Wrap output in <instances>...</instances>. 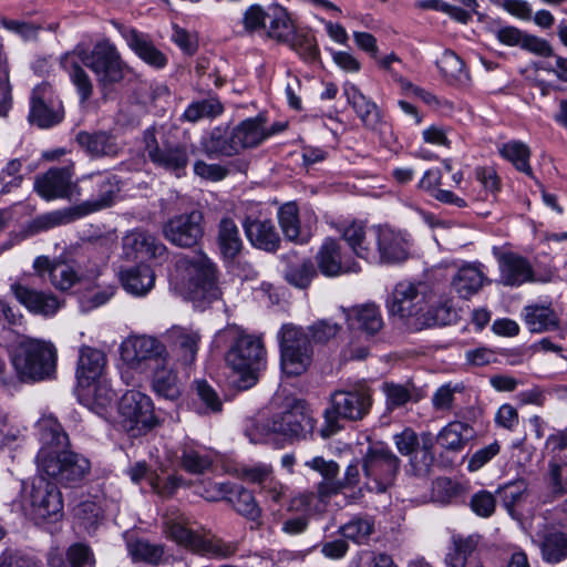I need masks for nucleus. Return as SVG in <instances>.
I'll list each match as a JSON object with an SVG mask.
<instances>
[{"label": "nucleus", "instance_id": "obj_52", "mask_svg": "<svg viewBox=\"0 0 567 567\" xmlns=\"http://www.w3.org/2000/svg\"><path fill=\"white\" fill-rule=\"evenodd\" d=\"M547 485L550 495L558 498L567 494V462L554 456L548 463Z\"/></svg>", "mask_w": 567, "mask_h": 567}, {"label": "nucleus", "instance_id": "obj_22", "mask_svg": "<svg viewBox=\"0 0 567 567\" xmlns=\"http://www.w3.org/2000/svg\"><path fill=\"white\" fill-rule=\"evenodd\" d=\"M164 338L177 362L186 367L195 362L202 340L198 330L173 326L166 330Z\"/></svg>", "mask_w": 567, "mask_h": 567}, {"label": "nucleus", "instance_id": "obj_57", "mask_svg": "<svg viewBox=\"0 0 567 567\" xmlns=\"http://www.w3.org/2000/svg\"><path fill=\"white\" fill-rule=\"evenodd\" d=\"M127 547L130 555L136 561H145L152 565H159L163 561L164 547L162 545L136 540L128 543Z\"/></svg>", "mask_w": 567, "mask_h": 567}, {"label": "nucleus", "instance_id": "obj_18", "mask_svg": "<svg viewBox=\"0 0 567 567\" xmlns=\"http://www.w3.org/2000/svg\"><path fill=\"white\" fill-rule=\"evenodd\" d=\"M410 238L405 233L379 226L371 262L395 265L409 258Z\"/></svg>", "mask_w": 567, "mask_h": 567}, {"label": "nucleus", "instance_id": "obj_7", "mask_svg": "<svg viewBox=\"0 0 567 567\" xmlns=\"http://www.w3.org/2000/svg\"><path fill=\"white\" fill-rule=\"evenodd\" d=\"M157 134L155 126L143 132L144 156L156 167L173 173L177 177L185 175L195 146L187 143H171L163 135L158 140Z\"/></svg>", "mask_w": 567, "mask_h": 567}, {"label": "nucleus", "instance_id": "obj_24", "mask_svg": "<svg viewBox=\"0 0 567 567\" xmlns=\"http://www.w3.org/2000/svg\"><path fill=\"white\" fill-rule=\"evenodd\" d=\"M16 299L31 313L50 317L61 307L59 299L51 292H44L17 282L11 286Z\"/></svg>", "mask_w": 567, "mask_h": 567}, {"label": "nucleus", "instance_id": "obj_31", "mask_svg": "<svg viewBox=\"0 0 567 567\" xmlns=\"http://www.w3.org/2000/svg\"><path fill=\"white\" fill-rule=\"evenodd\" d=\"M488 279L481 264H464L452 278L451 286L460 298L470 299L476 295Z\"/></svg>", "mask_w": 567, "mask_h": 567}, {"label": "nucleus", "instance_id": "obj_33", "mask_svg": "<svg viewBox=\"0 0 567 567\" xmlns=\"http://www.w3.org/2000/svg\"><path fill=\"white\" fill-rule=\"evenodd\" d=\"M120 280L126 292L144 297L155 285V272L148 265L141 264L121 270Z\"/></svg>", "mask_w": 567, "mask_h": 567}, {"label": "nucleus", "instance_id": "obj_42", "mask_svg": "<svg viewBox=\"0 0 567 567\" xmlns=\"http://www.w3.org/2000/svg\"><path fill=\"white\" fill-rule=\"evenodd\" d=\"M270 133L266 132L264 121L259 117L248 118L241 122L231 132L233 143L237 153L247 147H255L260 144Z\"/></svg>", "mask_w": 567, "mask_h": 567}, {"label": "nucleus", "instance_id": "obj_9", "mask_svg": "<svg viewBox=\"0 0 567 567\" xmlns=\"http://www.w3.org/2000/svg\"><path fill=\"white\" fill-rule=\"evenodd\" d=\"M80 60L94 73L104 95L124 79L125 62L115 44L107 39L96 42L91 51H83Z\"/></svg>", "mask_w": 567, "mask_h": 567}, {"label": "nucleus", "instance_id": "obj_44", "mask_svg": "<svg viewBox=\"0 0 567 567\" xmlns=\"http://www.w3.org/2000/svg\"><path fill=\"white\" fill-rule=\"evenodd\" d=\"M268 25L266 24V34L278 42H288L291 38L295 25L287 10L279 6H270L268 8Z\"/></svg>", "mask_w": 567, "mask_h": 567}, {"label": "nucleus", "instance_id": "obj_47", "mask_svg": "<svg viewBox=\"0 0 567 567\" xmlns=\"http://www.w3.org/2000/svg\"><path fill=\"white\" fill-rule=\"evenodd\" d=\"M238 550L237 543L225 542L216 536L200 535L195 544V551L198 555L216 559H226L234 556Z\"/></svg>", "mask_w": 567, "mask_h": 567}, {"label": "nucleus", "instance_id": "obj_55", "mask_svg": "<svg viewBox=\"0 0 567 567\" xmlns=\"http://www.w3.org/2000/svg\"><path fill=\"white\" fill-rule=\"evenodd\" d=\"M286 43L307 62H315L319 59L320 52L316 38L308 32H297L293 29L291 38Z\"/></svg>", "mask_w": 567, "mask_h": 567}, {"label": "nucleus", "instance_id": "obj_54", "mask_svg": "<svg viewBox=\"0 0 567 567\" xmlns=\"http://www.w3.org/2000/svg\"><path fill=\"white\" fill-rule=\"evenodd\" d=\"M455 318V312L451 300H444L439 305H427L424 318L417 321L421 330L432 326H445L451 323Z\"/></svg>", "mask_w": 567, "mask_h": 567}, {"label": "nucleus", "instance_id": "obj_62", "mask_svg": "<svg viewBox=\"0 0 567 567\" xmlns=\"http://www.w3.org/2000/svg\"><path fill=\"white\" fill-rule=\"evenodd\" d=\"M51 282L59 290L71 289L79 280L76 271L65 262H54L51 268Z\"/></svg>", "mask_w": 567, "mask_h": 567}, {"label": "nucleus", "instance_id": "obj_27", "mask_svg": "<svg viewBox=\"0 0 567 567\" xmlns=\"http://www.w3.org/2000/svg\"><path fill=\"white\" fill-rule=\"evenodd\" d=\"M344 94L348 103L368 130L377 131L383 124V117L377 103L369 96L364 95L361 90L352 84L344 85Z\"/></svg>", "mask_w": 567, "mask_h": 567}, {"label": "nucleus", "instance_id": "obj_2", "mask_svg": "<svg viewBox=\"0 0 567 567\" xmlns=\"http://www.w3.org/2000/svg\"><path fill=\"white\" fill-rule=\"evenodd\" d=\"M84 187L83 195L89 198L71 207L53 210L39 216L34 224L38 229L45 230L66 225L91 214L101 212L114 205L120 193L118 181L114 176L90 174L81 178Z\"/></svg>", "mask_w": 567, "mask_h": 567}, {"label": "nucleus", "instance_id": "obj_64", "mask_svg": "<svg viewBox=\"0 0 567 567\" xmlns=\"http://www.w3.org/2000/svg\"><path fill=\"white\" fill-rule=\"evenodd\" d=\"M66 561L70 567H93L95 557L87 545L76 543L68 548Z\"/></svg>", "mask_w": 567, "mask_h": 567}, {"label": "nucleus", "instance_id": "obj_51", "mask_svg": "<svg viewBox=\"0 0 567 567\" xmlns=\"http://www.w3.org/2000/svg\"><path fill=\"white\" fill-rule=\"evenodd\" d=\"M382 390L385 394L388 410L401 408L410 401H419L415 394V386L410 382L405 384L385 382Z\"/></svg>", "mask_w": 567, "mask_h": 567}, {"label": "nucleus", "instance_id": "obj_10", "mask_svg": "<svg viewBox=\"0 0 567 567\" xmlns=\"http://www.w3.org/2000/svg\"><path fill=\"white\" fill-rule=\"evenodd\" d=\"M280 367L288 377L305 373L312 363L313 347L309 333L291 323L284 324L279 332Z\"/></svg>", "mask_w": 567, "mask_h": 567}, {"label": "nucleus", "instance_id": "obj_12", "mask_svg": "<svg viewBox=\"0 0 567 567\" xmlns=\"http://www.w3.org/2000/svg\"><path fill=\"white\" fill-rule=\"evenodd\" d=\"M123 429L131 436H141L158 425L152 399L137 390L126 391L118 402Z\"/></svg>", "mask_w": 567, "mask_h": 567}, {"label": "nucleus", "instance_id": "obj_20", "mask_svg": "<svg viewBox=\"0 0 567 567\" xmlns=\"http://www.w3.org/2000/svg\"><path fill=\"white\" fill-rule=\"evenodd\" d=\"M319 271L326 277H337L343 274L359 272L360 265L348 257L342 246L333 238H326L316 256Z\"/></svg>", "mask_w": 567, "mask_h": 567}, {"label": "nucleus", "instance_id": "obj_30", "mask_svg": "<svg viewBox=\"0 0 567 567\" xmlns=\"http://www.w3.org/2000/svg\"><path fill=\"white\" fill-rule=\"evenodd\" d=\"M498 267L501 282L504 286H520L534 280V271L529 261L515 252L501 254Z\"/></svg>", "mask_w": 567, "mask_h": 567}, {"label": "nucleus", "instance_id": "obj_13", "mask_svg": "<svg viewBox=\"0 0 567 567\" xmlns=\"http://www.w3.org/2000/svg\"><path fill=\"white\" fill-rule=\"evenodd\" d=\"M30 516L37 524L56 522L63 516V499L59 487L44 477L33 480L28 493Z\"/></svg>", "mask_w": 567, "mask_h": 567}, {"label": "nucleus", "instance_id": "obj_4", "mask_svg": "<svg viewBox=\"0 0 567 567\" xmlns=\"http://www.w3.org/2000/svg\"><path fill=\"white\" fill-rule=\"evenodd\" d=\"M227 364L238 374L236 385L246 390L256 384L266 364V350L259 337L238 333L226 354Z\"/></svg>", "mask_w": 567, "mask_h": 567}, {"label": "nucleus", "instance_id": "obj_35", "mask_svg": "<svg viewBox=\"0 0 567 567\" xmlns=\"http://www.w3.org/2000/svg\"><path fill=\"white\" fill-rule=\"evenodd\" d=\"M85 405L102 417H107L113 408L116 394L105 380H99L90 386L82 388Z\"/></svg>", "mask_w": 567, "mask_h": 567}, {"label": "nucleus", "instance_id": "obj_19", "mask_svg": "<svg viewBox=\"0 0 567 567\" xmlns=\"http://www.w3.org/2000/svg\"><path fill=\"white\" fill-rule=\"evenodd\" d=\"M122 359L133 369H140L145 362L157 364V360L168 357L164 343L151 336H134L123 341Z\"/></svg>", "mask_w": 567, "mask_h": 567}, {"label": "nucleus", "instance_id": "obj_39", "mask_svg": "<svg viewBox=\"0 0 567 567\" xmlns=\"http://www.w3.org/2000/svg\"><path fill=\"white\" fill-rule=\"evenodd\" d=\"M200 148L210 159L230 157L237 154L233 135L221 127H215L206 136H203Z\"/></svg>", "mask_w": 567, "mask_h": 567}, {"label": "nucleus", "instance_id": "obj_34", "mask_svg": "<svg viewBox=\"0 0 567 567\" xmlns=\"http://www.w3.org/2000/svg\"><path fill=\"white\" fill-rule=\"evenodd\" d=\"M278 221L285 238L296 244H306L311 237L307 227H301L299 209L295 202H288L278 209Z\"/></svg>", "mask_w": 567, "mask_h": 567}, {"label": "nucleus", "instance_id": "obj_50", "mask_svg": "<svg viewBox=\"0 0 567 567\" xmlns=\"http://www.w3.org/2000/svg\"><path fill=\"white\" fill-rule=\"evenodd\" d=\"M224 112V106L217 96L192 102L184 111L182 120L196 123L203 118H214Z\"/></svg>", "mask_w": 567, "mask_h": 567}, {"label": "nucleus", "instance_id": "obj_21", "mask_svg": "<svg viewBox=\"0 0 567 567\" xmlns=\"http://www.w3.org/2000/svg\"><path fill=\"white\" fill-rule=\"evenodd\" d=\"M123 249L128 258L153 259L159 262L168 258V249L153 234L135 229L123 237Z\"/></svg>", "mask_w": 567, "mask_h": 567}, {"label": "nucleus", "instance_id": "obj_45", "mask_svg": "<svg viewBox=\"0 0 567 567\" xmlns=\"http://www.w3.org/2000/svg\"><path fill=\"white\" fill-rule=\"evenodd\" d=\"M181 466L194 475L204 474L213 465L214 457L209 451L193 444H185L181 451Z\"/></svg>", "mask_w": 567, "mask_h": 567}, {"label": "nucleus", "instance_id": "obj_26", "mask_svg": "<svg viewBox=\"0 0 567 567\" xmlns=\"http://www.w3.org/2000/svg\"><path fill=\"white\" fill-rule=\"evenodd\" d=\"M115 27L135 54L148 65L163 69L167 64L166 55L158 50L150 38L136 29L115 23Z\"/></svg>", "mask_w": 567, "mask_h": 567}, {"label": "nucleus", "instance_id": "obj_49", "mask_svg": "<svg viewBox=\"0 0 567 567\" xmlns=\"http://www.w3.org/2000/svg\"><path fill=\"white\" fill-rule=\"evenodd\" d=\"M436 64L441 74L451 84L464 85L467 83L468 74L464 62L455 52L445 50Z\"/></svg>", "mask_w": 567, "mask_h": 567}, {"label": "nucleus", "instance_id": "obj_38", "mask_svg": "<svg viewBox=\"0 0 567 567\" xmlns=\"http://www.w3.org/2000/svg\"><path fill=\"white\" fill-rule=\"evenodd\" d=\"M217 244L225 260H234L243 250L244 243L239 229L229 217H224L218 225Z\"/></svg>", "mask_w": 567, "mask_h": 567}, {"label": "nucleus", "instance_id": "obj_1", "mask_svg": "<svg viewBox=\"0 0 567 567\" xmlns=\"http://www.w3.org/2000/svg\"><path fill=\"white\" fill-rule=\"evenodd\" d=\"M42 446L38 453L39 468L66 485L82 481L90 471L84 456L66 451L69 436L54 416H43L37 423Z\"/></svg>", "mask_w": 567, "mask_h": 567}, {"label": "nucleus", "instance_id": "obj_14", "mask_svg": "<svg viewBox=\"0 0 567 567\" xmlns=\"http://www.w3.org/2000/svg\"><path fill=\"white\" fill-rule=\"evenodd\" d=\"M73 166L53 167L37 177L34 188L47 200L62 198L79 200L83 196L84 187L81 179L73 181Z\"/></svg>", "mask_w": 567, "mask_h": 567}, {"label": "nucleus", "instance_id": "obj_56", "mask_svg": "<svg viewBox=\"0 0 567 567\" xmlns=\"http://www.w3.org/2000/svg\"><path fill=\"white\" fill-rule=\"evenodd\" d=\"M316 276L317 269L310 259L290 264L285 270L286 280L297 288H307Z\"/></svg>", "mask_w": 567, "mask_h": 567}, {"label": "nucleus", "instance_id": "obj_28", "mask_svg": "<svg viewBox=\"0 0 567 567\" xmlns=\"http://www.w3.org/2000/svg\"><path fill=\"white\" fill-rule=\"evenodd\" d=\"M152 390L162 399L176 402L183 393V383L177 372L168 365V357L152 365Z\"/></svg>", "mask_w": 567, "mask_h": 567}, {"label": "nucleus", "instance_id": "obj_58", "mask_svg": "<svg viewBox=\"0 0 567 567\" xmlns=\"http://www.w3.org/2000/svg\"><path fill=\"white\" fill-rule=\"evenodd\" d=\"M74 516L79 524L87 532L92 533L96 529L99 523L103 518L101 506L95 502L85 501L80 503L74 509Z\"/></svg>", "mask_w": 567, "mask_h": 567}, {"label": "nucleus", "instance_id": "obj_36", "mask_svg": "<svg viewBox=\"0 0 567 567\" xmlns=\"http://www.w3.org/2000/svg\"><path fill=\"white\" fill-rule=\"evenodd\" d=\"M76 141L93 157L116 156L121 150L115 136L106 132H81Z\"/></svg>", "mask_w": 567, "mask_h": 567}, {"label": "nucleus", "instance_id": "obj_29", "mask_svg": "<svg viewBox=\"0 0 567 567\" xmlns=\"http://www.w3.org/2000/svg\"><path fill=\"white\" fill-rule=\"evenodd\" d=\"M343 312L349 328L368 337L375 336L384 326L381 311L375 303L353 306Z\"/></svg>", "mask_w": 567, "mask_h": 567}, {"label": "nucleus", "instance_id": "obj_17", "mask_svg": "<svg viewBox=\"0 0 567 567\" xmlns=\"http://www.w3.org/2000/svg\"><path fill=\"white\" fill-rule=\"evenodd\" d=\"M64 112L62 102L54 94L52 86L43 82L32 90L29 120L41 128L60 123Z\"/></svg>", "mask_w": 567, "mask_h": 567}, {"label": "nucleus", "instance_id": "obj_11", "mask_svg": "<svg viewBox=\"0 0 567 567\" xmlns=\"http://www.w3.org/2000/svg\"><path fill=\"white\" fill-rule=\"evenodd\" d=\"M400 463V458L390 447L380 443L370 445L362 460L367 489L377 493L385 492L393 485Z\"/></svg>", "mask_w": 567, "mask_h": 567}, {"label": "nucleus", "instance_id": "obj_59", "mask_svg": "<svg viewBox=\"0 0 567 567\" xmlns=\"http://www.w3.org/2000/svg\"><path fill=\"white\" fill-rule=\"evenodd\" d=\"M68 64L69 58L66 56L64 60V65L69 71L72 83L76 87V92L80 95V101L84 103L89 101L93 94V83L91 78L78 63L72 62L70 66Z\"/></svg>", "mask_w": 567, "mask_h": 567}, {"label": "nucleus", "instance_id": "obj_3", "mask_svg": "<svg viewBox=\"0 0 567 567\" xmlns=\"http://www.w3.org/2000/svg\"><path fill=\"white\" fill-rule=\"evenodd\" d=\"M177 268L181 272V292L196 307L204 308L220 298L217 267L206 254L197 251L192 256H183Z\"/></svg>", "mask_w": 567, "mask_h": 567}, {"label": "nucleus", "instance_id": "obj_61", "mask_svg": "<svg viewBox=\"0 0 567 567\" xmlns=\"http://www.w3.org/2000/svg\"><path fill=\"white\" fill-rule=\"evenodd\" d=\"M373 522L368 518H354L340 528L346 539L364 544L373 532Z\"/></svg>", "mask_w": 567, "mask_h": 567}, {"label": "nucleus", "instance_id": "obj_6", "mask_svg": "<svg viewBox=\"0 0 567 567\" xmlns=\"http://www.w3.org/2000/svg\"><path fill=\"white\" fill-rule=\"evenodd\" d=\"M11 361L21 380H43L55 370L56 350L52 343L29 338L18 343Z\"/></svg>", "mask_w": 567, "mask_h": 567}, {"label": "nucleus", "instance_id": "obj_16", "mask_svg": "<svg viewBox=\"0 0 567 567\" xmlns=\"http://www.w3.org/2000/svg\"><path fill=\"white\" fill-rule=\"evenodd\" d=\"M203 221V213L197 209L176 215L163 225V236L174 246L190 248L204 235Z\"/></svg>", "mask_w": 567, "mask_h": 567}, {"label": "nucleus", "instance_id": "obj_43", "mask_svg": "<svg viewBox=\"0 0 567 567\" xmlns=\"http://www.w3.org/2000/svg\"><path fill=\"white\" fill-rule=\"evenodd\" d=\"M196 399L195 410L199 415L218 414L223 411V400L217 391L204 379L193 382Z\"/></svg>", "mask_w": 567, "mask_h": 567}, {"label": "nucleus", "instance_id": "obj_23", "mask_svg": "<svg viewBox=\"0 0 567 567\" xmlns=\"http://www.w3.org/2000/svg\"><path fill=\"white\" fill-rule=\"evenodd\" d=\"M241 224L251 246L267 252H275L279 249L281 239L271 219L260 215H248Z\"/></svg>", "mask_w": 567, "mask_h": 567}, {"label": "nucleus", "instance_id": "obj_40", "mask_svg": "<svg viewBox=\"0 0 567 567\" xmlns=\"http://www.w3.org/2000/svg\"><path fill=\"white\" fill-rule=\"evenodd\" d=\"M538 546L545 561L558 564L567 558V533L555 528L545 529L539 535Z\"/></svg>", "mask_w": 567, "mask_h": 567}, {"label": "nucleus", "instance_id": "obj_25", "mask_svg": "<svg viewBox=\"0 0 567 567\" xmlns=\"http://www.w3.org/2000/svg\"><path fill=\"white\" fill-rule=\"evenodd\" d=\"M378 228L379 226L367 227L361 221H352L342 228L341 235L357 257L371 262Z\"/></svg>", "mask_w": 567, "mask_h": 567}, {"label": "nucleus", "instance_id": "obj_46", "mask_svg": "<svg viewBox=\"0 0 567 567\" xmlns=\"http://www.w3.org/2000/svg\"><path fill=\"white\" fill-rule=\"evenodd\" d=\"M496 495L499 497L502 505L506 512L516 517V508L526 502L528 495V484L525 480H515L505 483L496 489Z\"/></svg>", "mask_w": 567, "mask_h": 567}, {"label": "nucleus", "instance_id": "obj_60", "mask_svg": "<svg viewBox=\"0 0 567 567\" xmlns=\"http://www.w3.org/2000/svg\"><path fill=\"white\" fill-rule=\"evenodd\" d=\"M165 533L168 538L173 539L178 545L190 549L193 553L195 551V544L200 537L199 534L175 519H168L165 523Z\"/></svg>", "mask_w": 567, "mask_h": 567}, {"label": "nucleus", "instance_id": "obj_63", "mask_svg": "<svg viewBox=\"0 0 567 567\" xmlns=\"http://www.w3.org/2000/svg\"><path fill=\"white\" fill-rule=\"evenodd\" d=\"M458 384L446 383L441 385L433 393L432 406L436 412H451L454 408L455 393L462 391Z\"/></svg>", "mask_w": 567, "mask_h": 567}, {"label": "nucleus", "instance_id": "obj_32", "mask_svg": "<svg viewBox=\"0 0 567 567\" xmlns=\"http://www.w3.org/2000/svg\"><path fill=\"white\" fill-rule=\"evenodd\" d=\"M106 358L103 351L83 347L80 351V358L76 369V378L81 388L90 386L92 383L104 379L103 371Z\"/></svg>", "mask_w": 567, "mask_h": 567}, {"label": "nucleus", "instance_id": "obj_15", "mask_svg": "<svg viewBox=\"0 0 567 567\" xmlns=\"http://www.w3.org/2000/svg\"><path fill=\"white\" fill-rule=\"evenodd\" d=\"M316 421L307 410L305 402L293 400L288 409L275 414L267 426L271 433L288 440L306 439L315 430Z\"/></svg>", "mask_w": 567, "mask_h": 567}, {"label": "nucleus", "instance_id": "obj_5", "mask_svg": "<svg viewBox=\"0 0 567 567\" xmlns=\"http://www.w3.org/2000/svg\"><path fill=\"white\" fill-rule=\"evenodd\" d=\"M330 403L331 406L324 412V425L320 430L322 437H330L341 430L339 420H362L371 409L372 395L368 388L360 385L352 390L334 391Z\"/></svg>", "mask_w": 567, "mask_h": 567}, {"label": "nucleus", "instance_id": "obj_41", "mask_svg": "<svg viewBox=\"0 0 567 567\" xmlns=\"http://www.w3.org/2000/svg\"><path fill=\"white\" fill-rule=\"evenodd\" d=\"M227 502L231 504L233 508L246 519L254 522L257 526L261 525V507L256 501L252 492L244 486L231 484V494H228Z\"/></svg>", "mask_w": 567, "mask_h": 567}, {"label": "nucleus", "instance_id": "obj_37", "mask_svg": "<svg viewBox=\"0 0 567 567\" xmlns=\"http://www.w3.org/2000/svg\"><path fill=\"white\" fill-rule=\"evenodd\" d=\"M474 429L464 422L453 421L445 425L437 434V444L452 452H458L475 437Z\"/></svg>", "mask_w": 567, "mask_h": 567}, {"label": "nucleus", "instance_id": "obj_53", "mask_svg": "<svg viewBox=\"0 0 567 567\" xmlns=\"http://www.w3.org/2000/svg\"><path fill=\"white\" fill-rule=\"evenodd\" d=\"M499 153L504 158L513 163L518 171L532 175V167L529 165L530 151L525 143L511 141L503 144Z\"/></svg>", "mask_w": 567, "mask_h": 567}, {"label": "nucleus", "instance_id": "obj_8", "mask_svg": "<svg viewBox=\"0 0 567 567\" xmlns=\"http://www.w3.org/2000/svg\"><path fill=\"white\" fill-rule=\"evenodd\" d=\"M430 302V290L425 282L402 281L395 285L389 297L388 309L391 316L399 318L411 329L421 330L417 321L424 318Z\"/></svg>", "mask_w": 567, "mask_h": 567}, {"label": "nucleus", "instance_id": "obj_48", "mask_svg": "<svg viewBox=\"0 0 567 567\" xmlns=\"http://www.w3.org/2000/svg\"><path fill=\"white\" fill-rule=\"evenodd\" d=\"M524 319L532 332H544L553 330L558 326V319L555 311L545 306L525 307Z\"/></svg>", "mask_w": 567, "mask_h": 567}]
</instances>
